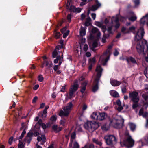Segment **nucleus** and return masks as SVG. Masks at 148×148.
I'll return each mask as SVG.
<instances>
[{"label":"nucleus","instance_id":"obj_62","mask_svg":"<svg viewBox=\"0 0 148 148\" xmlns=\"http://www.w3.org/2000/svg\"><path fill=\"white\" fill-rule=\"evenodd\" d=\"M119 54V52L118 51L116 50V49L114 53V56H117Z\"/></svg>","mask_w":148,"mask_h":148},{"label":"nucleus","instance_id":"obj_51","mask_svg":"<svg viewBox=\"0 0 148 148\" xmlns=\"http://www.w3.org/2000/svg\"><path fill=\"white\" fill-rule=\"evenodd\" d=\"M76 137V134L75 132L72 133L71 135V138L72 139H75Z\"/></svg>","mask_w":148,"mask_h":148},{"label":"nucleus","instance_id":"obj_22","mask_svg":"<svg viewBox=\"0 0 148 148\" xmlns=\"http://www.w3.org/2000/svg\"><path fill=\"white\" fill-rule=\"evenodd\" d=\"M98 113L94 112L90 115V117L92 119L97 120L98 119Z\"/></svg>","mask_w":148,"mask_h":148},{"label":"nucleus","instance_id":"obj_12","mask_svg":"<svg viewBox=\"0 0 148 148\" xmlns=\"http://www.w3.org/2000/svg\"><path fill=\"white\" fill-rule=\"evenodd\" d=\"M119 18L120 20L121 21H123L125 19V18L122 17H119L118 15H116L115 16H113L111 18L112 23L113 21H114L116 24L115 26V27L116 29L118 28L120 26V24L118 23Z\"/></svg>","mask_w":148,"mask_h":148},{"label":"nucleus","instance_id":"obj_42","mask_svg":"<svg viewBox=\"0 0 148 148\" xmlns=\"http://www.w3.org/2000/svg\"><path fill=\"white\" fill-rule=\"evenodd\" d=\"M63 55H62L61 57H60V58L59 59H58V61H59V65H60L62 63V61H63Z\"/></svg>","mask_w":148,"mask_h":148},{"label":"nucleus","instance_id":"obj_53","mask_svg":"<svg viewBox=\"0 0 148 148\" xmlns=\"http://www.w3.org/2000/svg\"><path fill=\"white\" fill-rule=\"evenodd\" d=\"M48 62L47 61H45L43 63V65L42 66V67L43 68L44 67V65L45 66H47L48 65Z\"/></svg>","mask_w":148,"mask_h":148},{"label":"nucleus","instance_id":"obj_6","mask_svg":"<svg viewBox=\"0 0 148 148\" xmlns=\"http://www.w3.org/2000/svg\"><path fill=\"white\" fill-rule=\"evenodd\" d=\"M104 138L106 144L108 145L112 146L117 143V139L113 135L106 136Z\"/></svg>","mask_w":148,"mask_h":148},{"label":"nucleus","instance_id":"obj_9","mask_svg":"<svg viewBox=\"0 0 148 148\" xmlns=\"http://www.w3.org/2000/svg\"><path fill=\"white\" fill-rule=\"evenodd\" d=\"M79 86L77 82H75L74 84L71 87L69 90V95L68 96V97L69 99H71L75 97V93L78 89Z\"/></svg>","mask_w":148,"mask_h":148},{"label":"nucleus","instance_id":"obj_14","mask_svg":"<svg viewBox=\"0 0 148 148\" xmlns=\"http://www.w3.org/2000/svg\"><path fill=\"white\" fill-rule=\"evenodd\" d=\"M140 22L142 25H144L146 23L147 26H148V13L141 19Z\"/></svg>","mask_w":148,"mask_h":148},{"label":"nucleus","instance_id":"obj_13","mask_svg":"<svg viewBox=\"0 0 148 148\" xmlns=\"http://www.w3.org/2000/svg\"><path fill=\"white\" fill-rule=\"evenodd\" d=\"M139 116H142L143 117L147 118L145 126L148 128V113L144 110L143 109L141 108L139 112Z\"/></svg>","mask_w":148,"mask_h":148},{"label":"nucleus","instance_id":"obj_39","mask_svg":"<svg viewBox=\"0 0 148 148\" xmlns=\"http://www.w3.org/2000/svg\"><path fill=\"white\" fill-rule=\"evenodd\" d=\"M56 115H53L51 118L50 120L54 122L56 121Z\"/></svg>","mask_w":148,"mask_h":148},{"label":"nucleus","instance_id":"obj_40","mask_svg":"<svg viewBox=\"0 0 148 148\" xmlns=\"http://www.w3.org/2000/svg\"><path fill=\"white\" fill-rule=\"evenodd\" d=\"M98 29L96 27H94L92 28V32L93 33H97L99 31Z\"/></svg>","mask_w":148,"mask_h":148},{"label":"nucleus","instance_id":"obj_17","mask_svg":"<svg viewBox=\"0 0 148 148\" xmlns=\"http://www.w3.org/2000/svg\"><path fill=\"white\" fill-rule=\"evenodd\" d=\"M38 123H39V125L42 127L44 130H45L47 128H48V127L50 126L49 123H47L46 124L43 123L42 120L41 119H40L38 121Z\"/></svg>","mask_w":148,"mask_h":148},{"label":"nucleus","instance_id":"obj_63","mask_svg":"<svg viewBox=\"0 0 148 148\" xmlns=\"http://www.w3.org/2000/svg\"><path fill=\"white\" fill-rule=\"evenodd\" d=\"M145 140L146 143L148 144V134L145 137Z\"/></svg>","mask_w":148,"mask_h":148},{"label":"nucleus","instance_id":"obj_48","mask_svg":"<svg viewBox=\"0 0 148 148\" xmlns=\"http://www.w3.org/2000/svg\"><path fill=\"white\" fill-rule=\"evenodd\" d=\"M60 33L59 32H56L55 33V37L56 38H58L60 36Z\"/></svg>","mask_w":148,"mask_h":148},{"label":"nucleus","instance_id":"obj_30","mask_svg":"<svg viewBox=\"0 0 148 148\" xmlns=\"http://www.w3.org/2000/svg\"><path fill=\"white\" fill-rule=\"evenodd\" d=\"M91 21V19L89 17H88L86 19V21L85 23V25L86 26H88L90 25V22Z\"/></svg>","mask_w":148,"mask_h":148},{"label":"nucleus","instance_id":"obj_2","mask_svg":"<svg viewBox=\"0 0 148 148\" xmlns=\"http://www.w3.org/2000/svg\"><path fill=\"white\" fill-rule=\"evenodd\" d=\"M103 69L100 65H98L96 69V71L97 72V77L94 82L93 86L92 88V91L95 92L98 89V84L99 78L101 75V73Z\"/></svg>","mask_w":148,"mask_h":148},{"label":"nucleus","instance_id":"obj_29","mask_svg":"<svg viewBox=\"0 0 148 148\" xmlns=\"http://www.w3.org/2000/svg\"><path fill=\"white\" fill-rule=\"evenodd\" d=\"M83 47V49L84 50L86 51H87L88 49V46L87 44H84V45L83 44H80V48H81L82 47Z\"/></svg>","mask_w":148,"mask_h":148},{"label":"nucleus","instance_id":"obj_37","mask_svg":"<svg viewBox=\"0 0 148 148\" xmlns=\"http://www.w3.org/2000/svg\"><path fill=\"white\" fill-rule=\"evenodd\" d=\"M121 32L124 34L128 33L129 32L128 30L125 27H123L121 29Z\"/></svg>","mask_w":148,"mask_h":148},{"label":"nucleus","instance_id":"obj_24","mask_svg":"<svg viewBox=\"0 0 148 148\" xmlns=\"http://www.w3.org/2000/svg\"><path fill=\"white\" fill-rule=\"evenodd\" d=\"M37 140L38 142L42 141L43 142H45L46 140V138L44 135H42L40 136H38L37 138Z\"/></svg>","mask_w":148,"mask_h":148},{"label":"nucleus","instance_id":"obj_58","mask_svg":"<svg viewBox=\"0 0 148 148\" xmlns=\"http://www.w3.org/2000/svg\"><path fill=\"white\" fill-rule=\"evenodd\" d=\"M75 129L76 130H81L82 129L80 125H76Z\"/></svg>","mask_w":148,"mask_h":148},{"label":"nucleus","instance_id":"obj_5","mask_svg":"<svg viewBox=\"0 0 148 148\" xmlns=\"http://www.w3.org/2000/svg\"><path fill=\"white\" fill-rule=\"evenodd\" d=\"M134 140L129 135L127 136L126 140H124L123 143L120 142V144L122 146H125L128 148L132 147L134 144Z\"/></svg>","mask_w":148,"mask_h":148},{"label":"nucleus","instance_id":"obj_52","mask_svg":"<svg viewBox=\"0 0 148 148\" xmlns=\"http://www.w3.org/2000/svg\"><path fill=\"white\" fill-rule=\"evenodd\" d=\"M18 146L23 148L24 147V146L23 144V143L22 142H21L20 140H19V143L18 144Z\"/></svg>","mask_w":148,"mask_h":148},{"label":"nucleus","instance_id":"obj_27","mask_svg":"<svg viewBox=\"0 0 148 148\" xmlns=\"http://www.w3.org/2000/svg\"><path fill=\"white\" fill-rule=\"evenodd\" d=\"M126 60L128 62L129 61H130L133 63L135 64L136 63V62L135 59L131 57H130L127 58Z\"/></svg>","mask_w":148,"mask_h":148},{"label":"nucleus","instance_id":"obj_20","mask_svg":"<svg viewBox=\"0 0 148 148\" xmlns=\"http://www.w3.org/2000/svg\"><path fill=\"white\" fill-rule=\"evenodd\" d=\"M69 10L73 11L74 12L77 13L80 12L81 11V8H76L74 6H70Z\"/></svg>","mask_w":148,"mask_h":148},{"label":"nucleus","instance_id":"obj_61","mask_svg":"<svg viewBox=\"0 0 148 148\" xmlns=\"http://www.w3.org/2000/svg\"><path fill=\"white\" fill-rule=\"evenodd\" d=\"M107 125L105 124L102 127V130H108V128L107 127Z\"/></svg>","mask_w":148,"mask_h":148},{"label":"nucleus","instance_id":"obj_23","mask_svg":"<svg viewBox=\"0 0 148 148\" xmlns=\"http://www.w3.org/2000/svg\"><path fill=\"white\" fill-rule=\"evenodd\" d=\"M110 93L112 96L115 97H117L119 96L118 93L114 90H110Z\"/></svg>","mask_w":148,"mask_h":148},{"label":"nucleus","instance_id":"obj_55","mask_svg":"<svg viewBox=\"0 0 148 148\" xmlns=\"http://www.w3.org/2000/svg\"><path fill=\"white\" fill-rule=\"evenodd\" d=\"M135 29V27H134L132 26L130 27L129 28V30H128V31H129V32L130 31H133Z\"/></svg>","mask_w":148,"mask_h":148},{"label":"nucleus","instance_id":"obj_10","mask_svg":"<svg viewBox=\"0 0 148 148\" xmlns=\"http://www.w3.org/2000/svg\"><path fill=\"white\" fill-rule=\"evenodd\" d=\"M129 98L134 103H137L139 100L138 93L136 91H133L129 94Z\"/></svg>","mask_w":148,"mask_h":148},{"label":"nucleus","instance_id":"obj_43","mask_svg":"<svg viewBox=\"0 0 148 148\" xmlns=\"http://www.w3.org/2000/svg\"><path fill=\"white\" fill-rule=\"evenodd\" d=\"M90 62L91 64H94L95 62V59L94 57L90 59Z\"/></svg>","mask_w":148,"mask_h":148},{"label":"nucleus","instance_id":"obj_59","mask_svg":"<svg viewBox=\"0 0 148 148\" xmlns=\"http://www.w3.org/2000/svg\"><path fill=\"white\" fill-rule=\"evenodd\" d=\"M134 2L135 4V5L136 6L139 3V0H135L134 1Z\"/></svg>","mask_w":148,"mask_h":148},{"label":"nucleus","instance_id":"obj_11","mask_svg":"<svg viewBox=\"0 0 148 148\" xmlns=\"http://www.w3.org/2000/svg\"><path fill=\"white\" fill-rule=\"evenodd\" d=\"M95 24L96 26L101 27V28L103 32L104 33L105 32L106 30L107 29L108 32L109 34L111 33V30L112 28V26H108L107 27V28L106 29V26L103 25V23L99 22H95Z\"/></svg>","mask_w":148,"mask_h":148},{"label":"nucleus","instance_id":"obj_31","mask_svg":"<svg viewBox=\"0 0 148 148\" xmlns=\"http://www.w3.org/2000/svg\"><path fill=\"white\" fill-rule=\"evenodd\" d=\"M128 125L131 130H134L136 129V126L135 124L130 123Z\"/></svg>","mask_w":148,"mask_h":148},{"label":"nucleus","instance_id":"obj_3","mask_svg":"<svg viewBox=\"0 0 148 148\" xmlns=\"http://www.w3.org/2000/svg\"><path fill=\"white\" fill-rule=\"evenodd\" d=\"M112 45H109L106 52L100 58V61H101V63L103 65H105L109 60L111 54V50Z\"/></svg>","mask_w":148,"mask_h":148},{"label":"nucleus","instance_id":"obj_35","mask_svg":"<svg viewBox=\"0 0 148 148\" xmlns=\"http://www.w3.org/2000/svg\"><path fill=\"white\" fill-rule=\"evenodd\" d=\"M22 127L21 130H25L27 129V125L24 123H22Z\"/></svg>","mask_w":148,"mask_h":148},{"label":"nucleus","instance_id":"obj_7","mask_svg":"<svg viewBox=\"0 0 148 148\" xmlns=\"http://www.w3.org/2000/svg\"><path fill=\"white\" fill-rule=\"evenodd\" d=\"M100 126V124L98 123L94 122L88 121L84 125V128L86 130L90 129L96 130Z\"/></svg>","mask_w":148,"mask_h":148},{"label":"nucleus","instance_id":"obj_18","mask_svg":"<svg viewBox=\"0 0 148 148\" xmlns=\"http://www.w3.org/2000/svg\"><path fill=\"white\" fill-rule=\"evenodd\" d=\"M33 134L32 132H29L25 138V141L28 143V145L30 143V141L32 139V136L33 135Z\"/></svg>","mask_w":148,"mask_h":148},{"label":"nucleus","instance_id":"obj_60","mask_svg":"<svg viewBox=\"0 0 148 148\" xmlns=\"http://www.w3.org/2000/svg\"><path fill=\"white\" fill-rule=\"evenodd\" d=\"M33 135H34L35 136H37L38 135H39V133L37 132H35L34 133H33Z\"/></svg>","mask_w":148,"mask_h":148},{"label":"nucleus","instance_id":"obj_34","mask_svg":"<svg viewBox=\"0 0 148 148\" xmlns=\"http://www.w3.org/2000/svg\"><path fill=\"white\" fill-rule=\"evenodd\" d=\"M108 36V35H107L105 34H104L103 37L102 39V41L103 43H104L106 42V39Z\"/></svg>","mask_w":148,"mask_h":148},{"label":"nucleus","instance_id":"obj_8","mask_svg":"<svg viewBox=\"0 0 148 148\" xmlns=\"http://www.w3.org/2000/svg\"><path fill=\"white\" fill-rule=\"evenodd\" d=\"M124 120L123 119H114L112 122V124L114 128L121 129L123 126Z\"/></svg>","mask_w":148,"mask_h":148},{"label":"nucleus","instance_id":"obj_38","mask_svg":"<svg viewBox=\"0 0 148 148\" xmlns=\"http://www.w3.org/2000/svg\"><path fill=\"white\" fill-rule=\"evenodd\" d=\"M73 145V148H79V146L78 143L76 142H74Z\"/></svg>","mask_w":148,"mask_h":148},{"label":"nucleus","instance_id":"obj_28","mask_svg":"<svg viewBox=\"0 0 148 148\" xmlns=\"http://www.w3.org/2000/svg\"><path fill=\"white\" fill-rule=\"evenodd\" d=\"M92 141L93 142L96 144L100 146H101L102 145V143L101 141H99L98 139H96L95 138H94L92 139Z\"/></svg>","mask_w":148,"mask_h":148},{"label":"nucleus","instance_id":"obj_26","mask_svg":"<svg viewBox=\"0 0 148 148\" xmlns=\"http://www.w3.org/2000/svg\"><path fill=\"white\" fill-rule=\"evenodd\" d=\"M116 103L119 106L117 108V110L119 111H121L123 109V107L121 106V102L119 100L116 101Z\"/></svg>","mask_w":148,"mask_h":148},{"label":"nucleus","instance_id":"obj_15","mask_svg":"<svg viewBox=\"0 0 148 148\" xmlns=\"http://www.w3.org/2000/svg\"><path fill=\"white\" fill-rule=\"evenodd\" d=\"M97 120L101 121L104 120L107 116V114L104 112H99Z\"/></svg>","mask_w":148,"mask_h":148},{"label":"nucleus","instance_id":"obj_50","mask_svg":"<svg viewBox=\"0 0 148 148\" xmlns=\"http://www.w3.org/2000/svg\"><path fill=\"white\" fill-rule=\"evenodd\" d=\"M97 40L94 41L93 43L92 46L93 47L95 48L97 47Z\"/></svg>","mask_w":148,"mask_h":148},{"label":"nucleus","instance_id":"obj_47","mask_svg":"<svg viewBox=\"0 0 148 148\" xmlns=\"http://www.w3.org/2000/svg\"><path fill=\"white\" fill-rule=\"evenodd\" d=\"M69 32V31L68 30H67L66 32H65L64 33H63V37L64 38H65L66 37H67V35H68Z\"/></svg>","mask_w":148,"mask_h":148},{"label":"nucleus","instance_id":"obj_36","mask_svg":"<svg viewBox=\"0 0 148 148\" xmlns=\"http://www.w3.org/2000/svg\"><path fill=\"white\" fill-rule=\"evenodd\" d=\"M83 148H94V146L92 144L86 145Z\"/></svg>","mask_w":148,"mask_h":148},{"label":"nucleus","instance_id":"obj_49","mask_svg":"<svg viewBox=\"0 0 148 148\" xmlns=\"http://www.w3.org/2000/svg\"><path fill=\"white\" fill-rule=\"evenodd\" d=\"M26 133V132L25 130H23V131L21 136L19 137V139H21L24 137V135Z\"/></svg>","mask_w":148,"mask_h":148},{"label":"nucleus","instance_id":"obj_57","mask_svg":"<svg viewBox=\"0 0 148 148\" xmlns=\"http://www.w3.org/2000/svg\"><path fill=\"white\" fill-rule=\"evenodd\" d=\"M91 16L93 20H95L96 18V14L95 13H93L91 14Z\"/></svg>","mask_w":148,"mask_h":148},{"label":"nucleus","instance_id":"obj_54","mask_svg":"<svg viewBox=\"0 0 148 148\" xmlns=\"http://www.w3.org/2000/svg\"><path fill=\"white\" fill-rule=\"evenodd\" d=\"M60 58V56H57L56 58V59H55L54 60V62L55 63H57L58 61V59H59V58Z\"/></svg>","mask_w":148,"mask_h":148},{"label":"nucleus","instance_id":"obj_56","mask_svg":"<svg viewBox=\"0 0 148 148\" xmlns=\"http://www.w3.org/2000/svg\"><path fill=\"white\" fill-rule=\"evenodd\" d=\"M13 140V138L12 137H10L8 143L10 145H11L12 143V140Z\"/></svg>","mask_w":148,"mask_h":148},{"label":"nucleus","instance_id":"obj_32","mask_svg":"<svg viewBox=\"0 0 148 148\" xmlns=\"http://www.w3.org/2000/svg\"><path fill=\"white\" fill-rule=\"evenodd\" d=\"M58 51L56 49H55L54 50L53 52V53L52 54V57L53 58H54L55 57H56L57 56H58Z\"/></svg>","mask_w":148,"mask_h":148},{"label":"nucleus","instance_id":"obj_1","mask_svg":"<svg viewBox=\"0 0 148 148\" xmlns=\"http://www.w3.org/2000/svg\"><path fill=\"white\" fill-rule=\"evenodd\" d=\"M144 34L143 28L141 27L138 30L135 38V41L138 42L136 48L140 54H145L148 50L147 42L145 40H142Z\"/></svg>","mask_w":148,"mask_h":148},{"label":"nucleus","instance_id":"obj_19","mask_svg":"<svg viewBox=\"0 0 148 148\" xmlns=\"http://www.w3.org/2000/svg\"><path fill=\"white\" fill-rule=\"evenodd\" d=\"M110 82L112 86H118L121 83V82L116 80H110Z\"/></svg>","mask_w":148,"mask_h":148},{"label":"nucleus","instance_id":"obj_45","mask_svg":"<svg viewBox=\"0 0 148 148\" xmlns=\"http://www.w3.org/2000/svg\"><path fill=\"white\" fill-rule=\"evenodd\" d=\"M38 81L40 82H42L43 80V78L41 75H40L38 76Z\"/></svg>","mask_w":148,"mask_h":148},{"label":"nucleus","instance_id":"obj_44","mask_svg":"<svg viewBox=\"0 0 148 148\" xmlns=\"http://www.w3.org/2000/svg\"><path fill=\"white\" fill-rule=\"evenodd\" d=\"M40 126L39 125V123H38V122L35 124L34 126V129H40Z\"/></svg>","mask_w":148,"mask_h":148},{"label":"nucleus","instance_id":"obj_4","mask_svg":"<svg viewBox=\"0 0 148 148\" xmlns=\"http://www.w3.org/2000/svg\"><path fill=\"white\" fill-rule=\"evenodd\" d=\"M73 105L71 102L68 103L63 108V110H61L59 114L60 116H67L69 114L72 109Z\"/></svg>","mask_w":148,"mask_h":148},{"label":"nucleus","instance_id":"obj_33","mask_svg":"<svg viewBox=\"0 0 148 148\" xmlns=\"http://www.w3.org/2000/svg\"><path fill=\"white\" fill-rule=\"evenodd\" d=\"M142 96L143 98L146 101L148 99V95H146L144 93H142Z\"/></svg>","mask_w":148,"mask_h":148},{"label":"nucleus","instance_id":"obj_21","mask_svg":"<svg viewBox=\"0 0 148 148\" xmlns=\"http://www.w3.org/2000/svg\"><path fill=\"white\" fill-rule=\"evenodd\" d=\"M86 27H84L82 26L79 29L80 35L81 36H83L86 35Z\"/></svg>","mask_w":148,"mask_h":148},{"label":"nucleus","instance_id":"obj_16","mask_svg":"<svg viewBox=\"0 0 148 148\" xmlns=\"http://www.w3.org/2000/svg\"><path fill=\"white\" fill-rule=\"evenodd\" d=\"M95 2L96 3V5H92L90 8V10L92 11H95L98 8L101 6V4L98 1V0H96Z\"/></svg>","mask_w":148,"mask_h":148},{"label":"nucleus","instance_id":"obj_41","mask_svg":"<svg viewBox=\"0 0 148 148\" xmlns=\"http://www.w3.org/2000/svg\"><path fill=\"white\" fill-rule=\"evenodd\" d=\"M144 72L145 76L148 78V67L146 68L145 70L144 71Z\"/></svg>","mask_w":148,"mask_h":148},{"label":"nucleus","instance_id":"obj_64","mask_svg":"<svg viewBox=\"0 0 148 148\" xmlns=\"http://www.w3.org/2000/svg\"><path fill=\"white\" fill-rule=\"evenodd\" d=\"M135 103L133 105L132 107L134 109L135 108L137 107L138 106V104L137 103Z\"/></svg>","mask_w":148,"mask_h":148},{"label":"nucleus","instance_id":"obj_25","mask_svg":"<svg viewBox=\"0 0 148 148\" xmlns=\"http://www.w3.org/2000/svg\"><path fill=\"white\" fill-rule=\"evenodd\" d=\"M87 84V82H84L82 83L81 86V92L82 93H83L86 88V86Z\"/></svg>","mask_w":148,"mask_h":148},{"label":"nucleus","instance_id":"obj_46","mask_svg":"<svg viewBox=\"0 0 148 148\" xmlns=\"http://www.w3.org/2000/svg\"><path fill=\"white\" fill-rule=\"evenodd\" d=\"M137 18V17L135 16H134L131 17L129 18V19L131 21H135Z\"/></svg>","mask_w":148,"mask_h":148}]
</instances>
